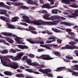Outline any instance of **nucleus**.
<instances>
[{
  "mask_svg": "<svg viewBox=\"0 0 78 78\" xmlns=\"http://www.w3.org/2000/svg\"><path fill=\"white\" fill-rule=\"evenodd\" d=\"M22 18L24 20H21L22 22H25L28 23H32L36 25H57L56 23H60L62 25H65L67 26H72L74 25V24L72 23H67L66 22H61L60 20L55 21V22H46L42 21L41 20H35L32 21H30V18L26 16H23Z\"/></svg>",
  "mask_w": 78,
  "mask_h": 78,
  "instance_id": "nucleus-1",
  "label": "nucleus"
},
{
  "mask_svg": "<svg viewBox=\"0 0 78 78\" xmlns=\"http://www.w3.org/2000/svg\"><path fill=\"white\" fill-rule=\"evenodd\" d=\"M5 58V57H0V58L1 60V62H2L3 66L6 67H9L15 69L18 68L19 66H18V64L16 62L13 63V65L12 64L7 65V63H8V62H10L11 61L9 59H6Z\"/></svg>",
  "mask_w": 78,
  "mask_h": 78,
  "instance_id": "nucleus-2",
  "label": "nucleus"
},
{
  "mask_svg": "<svg viewBox=\"0 0 78 78\" xmlns=\"http://www.w3.org/2000/svg\"><path fill=\"white\" fill-rule=\"evenodd\" d=\"M1 34H3L4 36H12L13 37H15L14 39L16 41L18 44H23L25 45V43L22 42V41H23L22 40V38L18 37L17 36L15 35H12L11 33H6V32H2L1 33Z\"/></svg>",
  "mask_w": 78,
  "mask_h": 78,
  "instance_id": "nucleus-3",
  "label": "nucleus"
},
{
  "mask_svg": "<svg viewBox=\"0 0 78 78\" xmlns=\"http://www.w3.org/2000/svg\"><path fill=\"white\" fill-rule=\"evenodd\" d=\"M39 72L44 73V74H46V75L48 76V77H53V76L51 73H48V72H51V70L49 69H40L38 70Z\"/></svg>",
  "mask_w": 78,
  "mask_h": 78,
  "instance_id": "nucleus-4",
  "label": "nucleus"
},
{
  "mask_svg": "<svg viewBox=\"0 0 78 78\" xmlns=\"http://www.w3.org/2000/svg\"><path fill=\"white\" fill-rule=\"evenodd\" d=\"M23 55H24V53L22 52L18 54L17 56L15 57L12 56H10V57L13 61H19Z\"/></svg>",
  "mask_w": 78,
  "mask_h": 78,
  "instance_id": "nucleus-5",
  "label": "nucleus"
},
{
  "mask_svg": "<svg viewBox=\"0 0 78 78\" xmlns=\"http://www.w3.org/2000/svg\"><path fill=\"white\" fill-rule=\"evenodd\" d=\"M50 15L49 14H47V15H44L43 18L46 19V20H53L54 19H56V16H53L51 17H49Z\"/></svg>",
  "mask_w": 78,
  "mask_h": 78,
  "instance_id": "nucleus-6",
  "label": "nucleus"
},
{
  "mask_svg": "<svg viewBox=\"0 0 78 78\" xmlns=\"http://www.w3.org/2000/svg\"><path fill=\"white\" fill-rule=\"evenodd\" d=\"M62 50L65 49H78V47L75 46H70L69 44L66 45L65 47H63L61 48Z\"/></svg>",
  "mask_w": 78,
  "mask_h": 78,
  "instance_id": "nucleus-7",
  "label": "nucleus"
},
{
  "mask_svg": "<svg viewBox=\"0 0 78 78\" xmlns=\"http://www.w3.org/2000/svg\"><path fill=\"white\" fill-rule=\"evenodd\" d=\"M41 47H44V48H47V49H49L51 50V47L53 46V47H57L58 45L56 44H46L44 45V44H41Z\"/></svg>",
  "mask_w": 78,
  "mask_h": 78,
  "instance_id": "nucleus-8",
  "label": "nucleus"
},
{
  "mask_svg": "<svg viewBox=\"0 0 78 78\" xmlns=\"http://www.w3.org/2000/svg\"><path fill=\"white\" fill-rule=\"evenodd\" d=\"M40 57L41 59L45 60H51L53 59V58L50 57V56L48 55H42Z\"/></svg>",
  "mask_w": 78,
  "mask_h": 78,
  "instance_id": "nucleus-9",
  "label": "nucleus"
},
{
  "mask_svg": "<svg viewBox=\"0 0 78 78\" xmlns=\"http://www.w3.org/2000/svg\"><path fill=\"white\" fill-rule=\"evenodd\" d=\"M56 6H50V5L48 3L46 4H44L41 6L42 8H47L48 9H50L51 8H53L56 7Z\"/></svg>",
  "mask_w": 78,
  "mask_h": 78,
  "instance_id": "nucleus-10",
  "label": "nucleus"
},
{
  "mask_svg": "<svg viewBox=\"0 0 78 78\" xmlns=\"http://www.w3.org/2000/svg\"><path fill=\"white\" fill-rule=\"evenodd\" d=\"M0 38L5 39L7 41V42H9V43H10V44H13V43H14V41H13V40H12L10 38L3 37L0 35Z\"/></svg>",
  "mask_w": 78,
  "mask_h": 78,
  "instance_id": "nucleus-11",
  "label": "nucleus"
},
{
  "mask_svg": "<svg viewBox=\"0 0 78 78\" xmlns=\"http://www.w3.org/2000/svg\"><path fill=\"white\" fill-rule=\"evenodd\" d=\"M78 9L76 10L75 11V12L74 13H71V15H68L69 17L70 18H72V17H77L78 16Z\"/></svg>",
  "mask_w": 78,
  "mask_h": 78,
  "instance_id": "nucleus-12",
  "label": "nucleus"
},
{
  "mask_svg": "<svg viewBox=\"0 0 78 78\" xmlns=\"http://www.w3.org/2000/svg\"><path fill=\"white\" fill-rule=\"evenodd\" d=\"M68 70L69 72L72 73L71 74L72 75H73V76H78V72H75L70 69H68Z\"/></svg>",
  "mask_w": 78,
  "mask_h": 78,
  "instance_id": "nucleus-13",
  "label": "nucleus"
},
{
  "mask_svg": "<svg viewBox=\"0 0 78 78\" xmlns=\"http://www.w3.org/2000/svg\"><path fill=\"white\" fill-rule=\"evenodd\" d=\"M6 3L7 4V5H15V6H20L21 5V4L16 2H6Z\"/></svg>",
  "mask_w": 78,
  "mask_h": 78,
  "instance_id": "nucleus-14",
  "label": "nucleus"
},
{
  "mask_svg": "<svg viewBox=\"0 0 78 78\" xmlns=\"http://www.w3.org/2000/svg\"><path fill=\"white\" fill-rule=\"evenodd\" d=\"M0 19L5 22H9V21H10L9 18H8L7 17L2 16L0 17Z\"/></svg>",
  "mask_w": 78,
  "mask_h": 78,
  "instance_id": "nucleus-15",
  "label": "nucleus"
},
{
  "mask_svg": "<svg viewBox=\"0 0 78 78\" xmlns=\"http://www.w3.org/2000/svg\"><path fill=\"white\" fill-rule=\"evenodd\" d=\"M28 28L30 30L31 32L32 33H33V34H37V33L36 31H31V30H36V28H35L31 26H29L28 27Z\"/></svg>",
  "mask_w": 78,
  "mask_h": 78,
  "instance_id": "nucleus-16",
  "label": "nucleus"
},
{
  "mask_svg": "<svg viewBox=\"0 0 78 78\" xmlns=\"http://www.w3.org/2000/svg\"><path fill=\"white\" fill-rule=\"evenodd\" d=\"M62 3H65L66 4H68L69 5L70 4V2H75V1L74 0H61Z\"/></svg>",
  "mask_w": 78,
  "mask_h": 78,
  "instance_id": "nucleus-17",
  "label": "nucleus"
},
{
  "mask_svg": "<svg viewBox=\"0 0 78 78\" xmlns=\"http://www.w3.org/2000/svg\"><path fill=\"white\" fill-rule=\"evenodd\" d=\"M6 25L8 26L9 28H10V29H16V27L15 26L13 25H12L9 24L8 23H6Z\"/></svg>",
  "mask_w": 78,
  "mask_h": 78,
  "instance_id": "nucleus-18",
  "label": "nucleus"
},
{
  "mask_svg": "<svg viewBox=\"0 0 78 78\" xmlns=\"http://www.w3.org/2000/svg\"><path fill=\"white\" fill-rule=\"evenodd\" d=\"M33 39V38H30L29 39H27L26 41H28L31 44H38L39 43V42L38 41H34L31 40Z\"/></svg>",
  "mask_w": 78,
  "mask_h": 78,
  "instance_id": "nucleus-19",
  "label": "nucleus"
},
{
  "mask_svg": "<svg viewBox=\"0 0 78 78\" xmlns=\"http://www.w3.org/2000/svg\"><path fill=\"white\" fill-rule=\"evenodd\" d=\"M27 3H28V4L32 5H35V6H37V5H38V4H37V2L34 1H32V2H27Z\"/></svg>",
  "mask_w": 78,
  "mask_h": 78,
  "instance_id": "nucleus-20",
  "label": "nucleus"
},
{
  "mask_svg": "<svg viewBox=\"0 0 78 78\" xmlns=\"http://www.w3.org/2000/svg\"><path fill=\"white\" fill-rule=\"evenodd\" d=\"M18 20H19V18L17 16H16L12 19L11 22H16V21H18Z\"/></svg>",
  "mask_w": 78,
  "mask_h": 78,
  "instance_id": "nucleus-21",
  "label": "nucleus"
},
{
  "mask_svg": "<svg viewBox=\"0 0 78 78\" xmlns=\"http://www.w3.org/2000/svg\"><path fill=\"white\" fill-rule=\"evenodd\" d=\"M0 42H3V44L9 46V44L6 42V41L4 40H0Z\"/></svg>",
  "mask_w": 78,
  "mask_h": 78,
  "instance_id": "nucleus-22",
  "label": "nucleus"
},
{
  "mask_svg": "<svg viewBox=\"0 0 78 78\" xmlns=\"http://www.w3.org/2000/svg\"><path fill=\"white\" fill-rule=\"evenodd\" d=\"M17 29H18V30H26V31H31V30L30 29H28L21 28V27H18L17 28Z\"/></svg>",
  "mask_w": 78,
  "mask_h": 78,
  "instance_id": "nucleus-23",
  "label": "nucleus"
},
{
  "mask_svg": "<svg viewBox=\"0 0 78 78\" xmlns=\"http://www.w3.org/2000/svg\"><path fill=\"white\" fill-rule=\"evenodd\" d=\"M26 62H27V63L29 64V65H30V66H31L32 64V60H31V59H29L27 60Z\"/></svg>",
  "mask_w": 78,
  "mask_h": 78,
  "instance_id": "nucleus-24",
  "label": "nucleus"
},
{
  "mask_svg": "<svg viewBox=\"0 0 78 78\" xmlns=\"http://www.w3.org/2000/svg\"><path fill=\"white\" fill-rule=\"evenodd\" d=\"M3 12H7V10L5 9L0 10V14H5V13Z\"/></svg>",
  "mask_w": 78,
  "mask_h": 78,
  "instance_id": "nucleus-25",
  "label": "nucleus"
},
{
  "mask_svg": "<svg viewBox=\"0 0 78 78\" xmlns=\"http://www.w3.org/2000/svg\"><path fill=\"white\" fill-rule=\"evenodd\" d=\"M58 9H54L52 10L51 12L52 14H58Z\"/></svg>",
  "mask_w": 78,
  "mask_h": 78,
  "instance_id": "nucleus-26",
  "label": "nucleus"
},
{
  "mask_svg": "<svg viewBox=\"0 0 78 78\" xmlns=\"http://www.w3.org/2000/svg\"><path fill=\"white\" fill-rule=\"evenodd\" d=\"M39 64L37 62H34L32 63V65L31 66H38L39 67Z\"/></svg>",
  "mask_w": 78,
  "mask_h": 78,
  "instance_id": "nucleus-27",
  "label": "nucleus"
},
{
  "mask_svg": "<svg viewBox=\"0 0 78 78\" xmlns=\"http://www.w3.org/2000/svg\"><path fill=\"white\" fill-rule=\"evenodd\" d=\"M66 69L65 67H60L58 68L56 70V72H58V71H61L62 69Z\"/></svg>",
  "mask_w": 78,
  "mask_h": 78,
  "instance_id": "nucleus-28",
  "label": "nucleus"
},
{
  "mask_svg": "<svg viewBox=\"0 0 78 78\" xmlns=\"http://www.w3.org/2000/svg\"><path fill=\"white\" fill-rule=\"evenodd\" d=\"M45 67V65H38V67H36L37 69H39L40 68H44Z\"/></svg>",
  "mask_w": 78,
  "mask_h": 78,
  "instance_id": "nucleus-29",
  "label": "nucleus"
},
{
  "mask_svg": "<svg viewBox=\"0 0 78 78\" xmlns=\"http://www.w3.org/2000/svg\"><path fill=\"white\" fill-rule=\"evenodd\" d=\"M52 30L53 31H55V32H56V33H61V31L59 30H58L57 29H56L54 28H52Z\"/></svg>",
  "mask_w": 78,
  "mask_h": 78,
  "instance_id": "nucleus-30",
  "label": "nucleus"
},
{
  "mask_svg": "<svg viewBox=\"0 0 78 78\" xmlns=\"http://www.w3.org/2000/svg\"><path fill=\"white\" fill-rule=\"evenodd\" d=\"M4 74L6 75H12V73L10 72L5 71L4 72Z\"/></svg>",
  "mask_w": 78,
  "mask_h": 78,
  "instance_id": "nucleus-31",
  "label": "nucleus"
},
{
  "mask_svg": "<svg viewBox=\"0 0 78 78\" xmlns=\"http://www.w3.org/2000/svg\"><path fill=\"white\" fill-rule=\"evenodd\" d=\"M52 53L54 55H57L58 56L61 55V53L59 52L53 51Z\"/></svg>",
  "mask_w": 78,
  "mask_h": 78,
  "instance_id": "nucleus-32",
  "label": "nucleus"
},
{
  "mask_svg": "<svg viewBox=\"0 0 78 78\" xmlns=\"http://www.w3.org/2000/svg\"><path fill=\"white\" fill-rule=\"evenodd\" d=\"M2 54H5V53H8V50L6 49L5 50L2 51L1 52Z\"/></svg>",
  "mask_w": 78,
  "mask_h": 78,
  "instance_id": "nucleus-33",
  "label": "nucleus"
},
{
  "mask_svg": "<svg viewBox=\"0 0 78 78\" xmlns=\"http://www.w3.org/2000/svg\"><path fill=\"white\" fill-rule=\"evenodd\" d=\"M56 41V40L54 39L53 40H48L46 41V43H47L48 44H49L50 43H51L52 42H55Z\"/></svg>",
  "mask_w": 78,
  "mask_h": 78,
  "instance_id": "nucleus-34",
  "label": "nucleus"
},
{
  "mask_svg": "<svg viewBox=\"0 0 78 78\" xmlns=\"http://www.w3.org/2000/svg\"><path fill=\"white\" fill-rule=\"evenodd\" d=\"M38 12H40V13H42H42H43L44 14H47V11L44 10H43L42 11H39Z\"/></svg>",
  "mask_w": 78,
  "mask_h": 78,
  "instance_id": "nucleus-35",
  "label": "nucleus"
},
{
  "mask_svg": "<svg viewBox=\"0 0 78 78\" xmlns=\"http://www.w3.org/2000/svg\"><path fill=\"white\" fill-rule=\"evenodd\" d=\"M10 53H16V51L13 49H11L9 51Z\"/></svg>",
  "mask_w": 78,
  "mask_h": 78,
  "instance_id": "nucleus-36",
  "label": "nucleus"
},
{
  "mask_svg": "<svg viewBox=\"0 0 78 78\" xmlns=\"http://www.w3.org/2000/svg\"><path fill=\"white\" fill-rule=\"evenodd\" d=\"M25 70L30 73H34V72L33 71V70L31 69H25Z\"/></svg>",
  "mask_w": 78,
  "mask_h": 78,
  "instance_id": "nucleus-37",
  "label": "nucleus"
},
{
  "mask_svg": "<svg viewBox=\"0 0 78 78\" xmlns=\"http://www.w3.org/2000/svg\"><path fill=\"white\" fill-rule=\"evenodd\" d=\"M70 6L73 8H78V5L76 4H73L70 5Z\"/></svg>",
  "mask_w": 78,
  "mask_h": 78,
  "instance_id": "nucleus-38",
  "label": "nucleus"
},
{
  "mask_svg": "<svg viewBox=\"0 0 78 78\" xmlns=\"http://www.w3.org/2000/svg\"><path fill=\"white\" fill-rule=\"evenodd\" d=\"M20 25H24V26H26V27H27V26H28V25L27 24V23H25L24 22H21L20 23Z\"/></svg>",
  "mask_w": 78,
  "mask_h": 78,
  "instance_id": "nucleus-39",
  "label": "nucleus"
},
{
  "mask_svg": "<svg viewBox=\"0 0 78 78\" xmlns=\"http://www.w3.org/2000/svg\"><path fill=\"white\" fill-rule=\"evenodd\" d=\"M16 76L17 77H23L24 75L22 74H18L16 75Z\"/></svg>",
  "mask_w": 78,
  "mask_h": 78,
  "instance_id": "nucleus-40",
  "label": "nucleus"
},
{
  "mask_svg": "<svg viewBox=\"0 0 78 78\" xmlns=\"http://www.w3.org/2000/svg\"><path fill=\"white\" fill-rule=\"evenodd\" d=\"M17 47H18L19 48H20V49H23V45L19 44L16 45Z\"/></svg>",
  "mask_w": 78,
  "mask_h": 78,
  "instance_id": "nucleus-41",
  "label": "nucleus"
},
{
  "mask_svg": "<svg viewBox=\"0 0 78 78\" xmlns=\"http://www.w3.org/2000/svg\"><path fill=\"white\" fill-rule=\"evenodd\" d=\"M57 18L58 19H61L62 20H65L66 19V18H64L63 17H61L60 16H56V18Z\"/></svg>",
  "mask_w": 78,
  "mask_h": 78,
  "instance_id": "nucleus-42",
  "label": "nucleus"
},
{
  "mask_svg": "<svg viewBox=\"0 0 78 78\" xmlns=\"http://www.w3.org/2000/svg\"><path fill=\"white\" fill-rule=\"evenodd\" d=\"M21 7L22 8H23V9H27L30 8L28 7H26L25 6H21Z\"/></svg>",
  "mask_w": 78,
  "mask_h": 78,
  "instance_id": "nucleus-43",
  "label": "nucleus"
},
{
  "mask_svg": "<svg viewBox=\"0 0 78 78\" xmlns=\"http://www.w3.org/2000/svg\"><path fill=\"white\" fill-rule=\"evenodd\" d=\"M5 4L3 2H0V7H4Z\"/></svg>",
  "mask_w": 78,
  "mask_h": 78,
  "instance_id": "nucleus-44",
  "label": "nucleus"
},
{
  "mask_svg": "<svg viewBox=\"0 0 78 78\" xmlns=\"http://www.w3.org/2000/svg\"><path fill=\"white\" fill-rule=\"evenodd\" d=\"M28 59V57L27 56H24L22 58V60H25V59Z\"/></svg>",
  "mask_w": 78,
  "mask_h": 78,
  "instance_id": "nucleus-45",
  "label": "nucleus"
},
{
  "mask_svg": "<svg viewBox=\"0 0 78 78\" xmlns=\"http://www.w3.org/2000/svg\"><path fill=\"white\" fill-rule=\"evenodd\" d=\"M28 56L31 58H34V55L33 54H30L28 55Z\"/></svg>",
  "mask_w": 78,
  "mask_h": 78,
  "instance_id": "nucleus-46",
  "label": "nucleus"
},
{
  "mask_svg": "<svg viewBox=\"0 0 78 78\" xmlns=\"http://www.w3.org/2000/svg\"><path fill=\"white\" fill-rule=\"evenodd\" d=\"M66 58L68 59H73V58L72 57H69L68 56H66Z\"/></svg>",
  "mask_w": 78,
  "mask_h": 78,
  "instance_id": "nucleus-47",
  "label": "nucleus"
},
{
  "mask_svg": "<svg viewBox=\"0 0 78 78\" xmlns=\"http://www.w3.org/2000/svg\"><path fill=\"white\" fill-rule=\"evenodd\" d=\"M28 48V47L26 45H23V49H27Z\"/></svg>",
  "mask_w": 78,
  "mask_h": 78,
  "instance_id": "nucleus-48",
  "label": "nucleus"
},
{
  "mask_svg": "<svg viewBox=\"0 0 78 78\" xmlns=\"http://www.w3.org/2000/svg\"><path fill=\"white\" fill-rule=\"evenodd\" d=\"M44 51V50L43 49H38L37 51L38 52H41V51Z\"/></svg>",
  "mask_w": 78,
  "mask_h": 78,
  "instance_id": "nucleus-49",
  "label": "nucleus"
},
{
  "mask_svg": "<svg viewBox=\"0 0 78 78\" xmlns=\"http://www.w3.org/2000/svg\"><path fill=\"white\" fill-rule=\"evenodd\" d=\"M46 33H47V34H53V33L51 32H49L48 31H46Z\"/></svg>",
  "mask_w": 78,
  "mask_h": 78,
  "instance_id": "nucleus-50",
  "label": "nucleus"
},
{
  "mask_svg": "<svg viewBox=\"0 0 78 78\" xmlns=\"http://www.w3.org/2000/svg\"><path fill=\"white\" fill-rule=\"evenodd\" d=\"M4 7V8H6L7 9H10V7L6 5H5Z\"/></svg>",
  "mask_w": 78,
  "mask_h": 78,
  "instance_id": "nucleus-51",
  "label": "nucleus"
},
{
  "mask_svg": "<svg viewBox=\"0 0 78 78\" xmlns=\"http://www.w3.org/2000/svg\"><path fill=\"white\" fill-rule=\"evenodd\" d=\"M4 12V13H5V14H4V15H5V16H6V17H9V14L6 13V12Z\"/></svg>",
  "mask_w": 78,
  "mask_h": 78,
  "instance_id": "nucleus-52",
  "label": "nucleus"
},
{
  "mask_svg": "<svg viewBox=\"0 0 78 78\" xmlns=\"http://www.w3.org/2000/svg\"><path fill=\"white\" fill-rule=\"evenodd\" d=\"M48 40H51V39H55V37H49L48 38Z\"/></svg>",
  "mask_w": 78,
  "mask_h": 78,
  "instance_id": "nucleus-53",
  "label": "nucleus"
},
{
  "mask_svg": "<svg viewBox=\"0 0 78 78\" xmlns=\"http://www.w3.org/2000/svg\"><path fill=\"white\" fill-rule=\"evenodd\" d=\"M68 34H69L70 35H73L74 34V33H72L70 32H68Z\"/></svg>",
  "mask_w": 78,
  "mask_h": 78,
  "instance_id": "nucleus-54",
  "label": "nucleus"
},
{
  "mask_svg": "<svg viewBox=\"0 0 78 78\" xmlns=\"http://www.w3.org/2000/svg\"><path fill=\"white\" fill-rule=\"evenodd\" d=\"M51 2L50 3V4H51V5H54V4H55V1H50Z\"/></svg>",
  "mask_w": 78,
  "mask_h": 78,
  "instance_id": "nucleus-55",
  "label": "nucleus"
},
{
  "mask_svg": "<svg viewBox=\"0 0 78 78\" xmlns=\"http://www.w3.org/2000/svg\"><path fill=\"white\" fill-rule=\"evenodd\" d=\"M64 61H65L66 62H70V61L69 60H66V59H63Z\"/></svg>",
  "mask_w": 78,
  "mask_h": 78,
  "instance_id": "nucleus-56",
  "label": "nucleus"
},
{
  "mask_svg": "<svg viewBox=\"0 0 78 78\" xmlns=\"http://www.w3.org/2000/svg\"><path fill=\"white\" fill-rule=\"evenodd\" d=\"M66 31L68 32H70V31H72V30L69 29H67L66 30Z\"/></svg>",
  "mask_w": 78,
  "mask_h": 78,
  "instance_id": "nucleus-57",
  "label": "nucleus"
},
{
  "mask_svg": "<svg viewBox=\"0 0 78 78\" xmlns=\"http://www.w3.org/2000/svg\"><path fill=\"white\" fill-rule=\"evenodd\" d=\"M69 44L70 45H73L75 44V43L74 42H70L69 43Z\"/></svg>",
  "mask_w": 78,
  "mask_h": 78,
  "instance_id": "nucleus-58",
  "label": "nucleus"
},
{
  "mask_svg": "<svg viewBox=\"0 0 78 78\" xmlns=\"http://www.w3.org/2000/svg\"><path fill=\"white\" fill-rule=\"evenodd\" d=\"M40 2L41 4H44V2L42 0H40Z\"/></svg>",
  "mask_w": 78,
  "mask_h": 78,
  "instance_id": "nucleus-59",
  "label": "nucleus"
},
{
  "mask_svg": "<svg viewBox=\"0 0 78 78\" xmlns=\"http://www.w3.org/2000/svg\"><path fill=\"white\" fill-rule=\"evenodd\" d=\"M62 41L61 40H60V39H58L57 40V42H58V43H59V44L61 43V42Z\"/></svg>",
  "mask_w": 78,
  "mask_h": 78,
  "instance_id": "nucleus-60",
  "label": "nucleus"
},
{
  "mask_svg": "<svg viewBox=\"0 0 78 78\" xmlns=\"http://www.w3.org/2000/svg\"><path fill=\"white\" fill-rule=\"evenodd\" d=\"M58 28H59L60 29H61V30H65L66 29L64 28H61L59 27H57Z\"/></svg>",
  "mask_w": 78,
  "mask_h": 78,
  "instance_id": "nucleus-61",
  "label": "nucleus"
},
{
  "mask_svg": "<svg viewBox=\"0 0 78 78\" xmlns=\"http://www.w3.org/2000/svg\"><path fill=\"white\" fill-rule=\"evenodd\" d=\"M78 61H72L73 63H78Z\"/></svg>",
  "mask_w": 78,
  "mask_h": 78,
  "instance_id": "nucleus-62",
  "label": "nucleus"
},
{
  "mask_svg": "<svg viewBox=\"0 0 78 78\" xmlns=\"http://www.w3.org/2000/svg\"><path fill=\"white\" fill-rule=\"evenodd\" d=\"M34 73H35V74H40V73H39L38 72H34Z\"/></svg>",
  "mask_w": 78,
  "mask_h": 78,
  "instance_id": "nucleus-63",
  "label": "nucleus"
},
{
  "mask_svg": "<svg viewBox=\"0 0 78 78\" xmlns=\"http://www.w3.org/2000/svg\"><path fill=\"white\" fill-rule=\"evenodd\" d=\"M26 78H33V77L31 76H27Z\"/></svg>",
  "mask_w": 78,
  "mask_h": 78,
  "instance_id": "nucleus-64",
  "label": "nucleus"
}]
</instances>
